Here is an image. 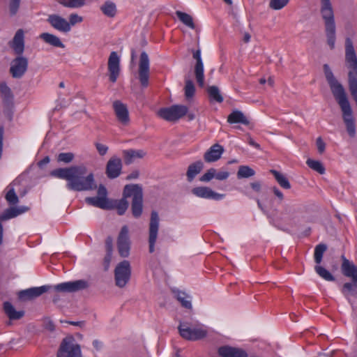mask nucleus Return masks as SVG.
Instances as JSON below:
<instances>
[{
    "label": "nucleus",
    "mask_w": 357,
    "mask_h": 357,
    "mask_svg": "<svg viewBox=\"0 0 357 357\" xmlns=\"http://www.w3.org/2000/svg\"><path fill=\"white\" fill-rule=\"evenodd\" d=\"M52 288L50 285H43L38 287H32L22 290L19 293L20 299H31L42 295Z\"/></svg>",
    "instance_id": "nucleus-21"
},
{
    "label": "nucleus",
    "mask_w": 357,
    "mask_h": 357,
    "mask_svg": "<svg viewBox=\"0 0 357 357\" xmlns=\"http://www.w3.org/2000/svg\"><path fill=\"white\" fill-rule=\"evenodd\" d=\"M274 194L280 199H283V194L281 191H280L278 188H275L273 189Z\"/></svg>",
    "instance_id": "nucleus-63"
},
{
    "label": "nucleus",
    "mask_w": 357,
    "mask_h": 357,
    "mask_svg": "<svg viewBox=\"0 0 357 357\" xmlns=\"http://www.w3.org/2000/svg\"><path fill=\"white\" fill-rule=\"evenodd\" d=\"M10 47L15 54L22 55L24 51V31L23 29H18L11 41L9 43Z\"/></svg>",
    "instance_id": "nucleus-18"
},
{
    "label": "nucleus",
    "mask_w": 357,
    "mask_h": 357,
    "mask_svg": "<svg viewBox=\"0 0 357 357\" xmlns=\"http://www.w3.org/2000/svg\"><path fill=\"white\" fill-rule=\"evenodd\" d=\"M296 208L294 207L289 206L285 208L284 215H287L289 218H291V213L295 212Z\"/></svg>",
    "instance_id": "nucleus-58"
},
{
    "label": "nucleus",
    "mask_w": 357,
    "mask_h": 357,
    "mask_svg": "<svg viewBox=\"0 0 357 357\" xmlns=\"http://www.w3.org/2000/svg\"><path fill=\"white\" fill-rule=\"evenodd\" d=\"M324 71L331 91L342 109L343 119L346 124L347 132L350 136H354L356 132V127L351 107L345 91L342 84L335 79L328 64L324 65Z\"/></svg>",
    "instance_id": "nucleus-2"
},
{
    "label": "nucleus",
    "mask_w": 357,
    "mask_h": 357,
    "mask_svg": "<svg viewBox=\"0 0 357 357\" xmlns=\"http://www.w3.org/2000/svg\"><path fill=\"white\" fill-rule=\"evenodd\" d=\"M84 287V282L82 280L66 282L54 286L57 291L73 292Z\"/></svg>",
    "instance_id": "nucleus-23"
},
{
    "label": "nucleus",
    "mask_w": 357,
    "mask_h": 357,
    "mask_svg": "<svg viewBox=\"0 0 357 357\" xmlns=\"http://www.w3.org/2000/svg\"><path fill=\"white\" fill-rule=\"evenodd\" d=\"M203 167L204 164L202 161H197L190 165L186 172L188 181L191 182L201 172Z\"/></svg>",
    "instance_id": "nucleus-31"
},
{
    "label": "nucleus",
    "mask_w": 357,
    "mask_h": 357,
    "mask_svg": "<svg viewBox=\"0 0 357 357\" xmlns=\"http://www.w3.org/2000/svg\"><path fill=\"white\" fill-rule=\"evenodd\" d=\"M342 259L341 270L343 275L351 278L353 282H357V266L344 256H342Z\"/></svg>",
    "instance_id": "nucleus-22"
},
{
    "label": "nucleus",
    "mask_w": 357,
    "mask_h": 357,
    "mask_svg": "<svg viewBox=\"0 0 357 357\" xmlns=\"http://www.w3.org/2000/svg\"><path fill=\"white\" fill-rule=\"evenodd\" d=\"M123 153L126 164L132 163L137 159L142 158L146 155V153L142 149L125 150Z\"/></svg>",
    "instance_id": "nucleus-27"
},
{
    "label": "nucleus",
    "mask_w": 357,
    "mask_h": 357,
    "mask_svg": "<svg viewBox=\"0 0 357 357\" xmlns=\"http://www.w3.org/2000/svg\"><path fill=\"white\" fill-rule=\"evenodd\" d=\"M95 146L96 147L98 152L99 153V154L100 155H105L107 153V152L108 151L107 146L100 144V143H98V142H96L95 144Z\"/></svg>",
    "instance_id": "nucleus-53"
},
{
    "label": "nucleus",
    "mask_w": 357,
    "mask_h": 357,
    "mask_svg": "<svg viewBox=\"0 0 357 357\" xmlns=\"http://www.w3.org/2000/svg\"><path fill=\"white\" fill-rule=\"evenodd\" d=\"M176 15L181 22L188 27L194 29L195 28L193 19L191 15L182 11H176Z\"/></svg>",
    "instance_id": "nucleus-37"
},
{
    "label": "nucleus",
    "mask_w": 357,
    "mask_h": 357,
    "mask_svg": "<svg viewBox=\"0 0 357 357\" xmlns=\"http://www.w3.org/2000/svg\"><path fill=\"white\" fill-rule=\"evenodd\" d=\"M126 198L123 196L121 199L109 200L108 209H116L119 215H123L129 206Z\"/></svg>",
    "instance_id": "nucleus-25"
},
{
    "label": "nucleus",
    "mask_w": 357,
    "mask_h": 357,
    "mask_svg": "<svg viewBox=\"0 0 357 357\" xmlns=\"http://www.w3.org/2000/svg\"><path fill=\"white\" fill-rule=\"evenodd\" d=\"M107 189L103 185H100L98 189V196L100 197H107Z\"/></svg>",
    "instance_id": "nucleus-56"
},
{
    "label": "nucleus",
    "mask_w": 357,
    "mask_h": 357,
    "mask_svg": "<svg viewBox=\"0 0 357 357\" xmlns=\"http://www.w3.org/2000/svg\"><path fill=\"white\" fill-rule=\"evenodd\" d=\"M215 179L218 181H225L227 179L229 176V172L225 170H219L218 171L215 169Z\"/></svg>",
    "instance_id": "nucleus-52"
},
{
    "label": "nucleus",
    "mask_w": 357,
    "mask_h": 357,
    "mask_svg": "<svg viewBox=\"0 0 357 357\" xmlns=\"http://www.w3.org/2000/svg\"><path fill=\"white\" fill-rule=\"evenodd\" d=\"M121 169V160L114 156L109 160L107 164L106 174L109 178H115L120 175Z\"/></svg>",
    "instance_id": "nucleus-19"
},
{
    "label": "nucleus",
    "mask_w": 357,
    "mask_h": 357,
    "mask_svg": "<svg viewBox=\"0 0 357 357\" xmlns=\"http://www.w3.org/2000/svg\"><path fill=\"white\" fill-rule=\"evenodd\" d=\"M316 144H317L318 151L320 153H324V151H325L326 144L324 142V141L322 140L321 137H318L317 139Z\"/></svg>",
    "instance_id": "nucleus-55"
},
{
    "label": "nucleus",
    "mask_w": 357,
    "mask_h": 357,
    "mask_svg": "<svg viewBox=\"0 0 357 357\" xmlns=\"http://www.w3.org/2000/svg\"><path fill=\"white\" fill-rule=\"evenodd\" d=\"M251 187L256 192H259L261 190V184L257 181L252 183Z\"/></svg>",
    "instance_id": "nucleus-59"
},
{
    "label": "nucleus",
    "mask_w": 357,
    "mask_h": 357,
    "mask_svg": "<svg viewBox=\"0 0 357 357\" xmlns=\"http://www.w3.org/2000/svg\"><path fill=\"white\" fill-rule=\"evenodd\" d=\"M215 169L210 168L199 178V181L202 182H209L213 178H215Z\"/></svg>",
    "instance_id": "nucleus-49"
},
{
    "label": "nucleus",
    "mask_w": 357,
    "mask_h": 357,
    "mask_svg": "<svg viewBox=\"0 0 357 357\" xmlns=\"http://www.w3.org/2000/svg\"><path fill=\"white\" fill-rule=\"evenodd\" d=\"M3 310L10 319H20L24 314L22 310L17 311L10 302L3 303Z\"/></svg>",
    "instance_id": "nucleus-33"
},
{
    "label": "nucleus",
    "mask_w": 357,
    "mask_h": 357,
    "mask_svg": "<svg viewBox=\"0 0 357 357\" xmlns=\"http://www.w3.org/2000/svg\"><path fill=\"white\" fill-rule=\"evenodd\" d=\"M50 175L66 180V188L70 190L86 191L96 187L93 173H87V168L84 165L58 168L52 171Z\"/></svg>",
    "instance_id": "nucleus-1"
},
{
    "label": "nucleus",
    "mask_w": 357,
    "mask_h": 357,
    "mask_svg": "<svg viewBox=\"0 0 357 357\" xmlns=\"http://www.w3.org/2000/svg\"><path fill=\"white\" fill-rule=\"evenodd\" d=\"M109 79L114 83L120 74V57L116 52H112L108 59Z\"/></svg>",
    "instance_id": "nucleus-14"
},
{
    "label": "nucleus",
    "mask_w": 357,
    "mask_h": 357,
    "mask_svg": "<svg viewBox=\"0 0 357 357\" xmlns=\"http://www.w3.org/2000/svg\"><path fill=\"white\" fill-rule=\"evenodd\" d=\"M192 193L197 197L220 201L225 198L224 194L215 192L211 188L206 186H197L192 189Z\"/></svg>",
    "instance_id": "nucleus-12"
},
{
    "label": "nucleus",
    "mask_w": 357,
    "mask_h": 357,
    "mask_svg": "<svg viewBox=\"0 0 357 357\" xmlns=\"http://www.w3.org/2000/svg\"><path fill=\"white\" fill-rule=\"evenodd\" d=\"M188 111V107L183 105H174L163 107L158 111V115L167 121H176L184 116Z\"/></svg>",
    "instance_id": "nucleus-6"
},
{
    "label": "nucleus",
    "mask_w": 357,
    "mask_h": 357,
    "mask_svg": "<svg viewBox=\"0 0 357 357\" xmlns=\"http://www.w3.org/2000/svg\"><path fill=\"white\" fill-rule=\"evenodd\" d=\"M57 357H82L80 346L70 337L63 340Z\"/></svg>",
    "instance_id": "nucleus-8"
},
{
    "label": "nucleus",
    "mask_w": 357,
    "mask_h": 357,
    "mask_svg": "<svg viewBox=\"0 0 357 357\" xmlns=\"http://www.w3.org/2000/svg\"><path fill=\"white\" fill-rule=\"evenodd\" d=\"M17 185H19V181H14L7 187L8 191L6 195V199L10 204H15L18 202V197L14 188Z\"/></svg>",
    "instance_id": "nucleus-36"
},
{
    "label": "nucleus",
    "mask_w": 357,
    "mask_h": 357,
    "mask_svg": "<svg viewBox=\"0 0 357 357\" xmlns=\"http://www.w3.org/2000/svg\"><path fill=\"white\" fill-rule=\"evenodd\" d=\"M184 92L185 98L188 100L192 98L194 96L195 93V87L191 80H187L185 82Z\"/></svg>",
    "instance_id": "nucleus-47"
},
{
    "label": "nucleus",
    "mask_w": 357,
    "mask_h": 357,
    "mask_svg": "<svg viewBox=\"0 0 357 357\" xmlns=\"http://www.w3.org/2000/svg\"><path fill=\"white\" fill-rule=\"evenodd\" d=\"M0 93L5 104L9 105L13 102V94L10 88L5 82L0 84Z\"/></svg>",
    "instance_id": "nucleus-35"
},
{
    "label": "nucleus",
    "mask_w": 357,
    "mask_h": 357,
    "mask_svg": "<svg viewBox=\"0 0 357 357\" xmlns=\"http://www.w3.org/2000/svg\"><path fill=\"white\" fill-rule=\"evenodd\" d=\"M227 121L229 123H242L248 125L249 121L243 113L239 110H234L227 118Z\"/></svg>",
    "instance_id": "nucleus-32"
},
{
    "label": "nucleus",
    "mask_w": 357,
    "mask_h": 357,
    "mask_svg": "<svg viewBox=\"0 0 357 357\" xmlns=\"http://www.w3.org/2000/svg\"><path fill=\"white\" fill-rule=\"evenodd\" d=\"M50 160L48 156L45 157L42 160L38 162V166L43 167L50 162Z\"/></svg>",
    "instance_id": "nucleus-60"
},
{
    "label": "nucleus",
    "mask_w": 357,
    "mask_h": 357,
    "mask_svg": "<svg viewBox=\"0 0 357 357\" xmlns=\"http://www.w3.org/2000/svg\"><path fill=\"white\" fill-rule=\"evenodd\" d=\"M47 21L54 29L59 32L65 33L70 32L68 21L59 15H50Z\"/></svg>",
    "instance_id": "nucleus-16"
},
{
    "label": "nucleus",
    "mask_w": 357,
    "mask_h": 357,
    "mask_svg": "<svg viewBox=\"0 0 357 357\" xmlns=\"http://www.w3.org/2000/svg\"><path fill=\"white\" fill-rule=\"evenodd\" d=\"M326 248V245L324 244H319L315 247L314 257V261L317 264L321 262L323 255Z\"/></svg>",
    "instance_id": "nucleus-44"
},
{
    "label": "nucleus",
    "mask_w": 357,
    "mask_h": 357,
    "mask_svg": "<svg viewBox=\"0 0 357 357\" xmlns=\"http://www.w3.org/2000/svg\"><path fill=\"white\" fill-rule=\"evenodd\" d=\"M255 174L254 169L248 166L243 165L240 166L237 172V177L238 178H249Z\"/></svg>",
    "instance_id": "nucleus-42"
},
{
    "label": "nucleus",
    "mask_w": 357,
    "mask_h": 357,
    "mask_svg": "<svg viewBox=\"0 0 357 357\" xmlns=\"http://www.w3.org/2000/svg\"><path fill=\"white\" fill-rule=\"evenodd\" d=\"M193 58L196 59L195 66V78L199 86L203 87L204 86V70L200 50H197L193 52Z\"/></svg>",
    "instance_id": "nucleus-17"
},
{
    "label": "nucleus",
    "mask_w": 357,
    "mask_h": 357,
    "mask_svg": "<svg viewBox=\"0 0 357 357\" xmlns=\"http://www.w3.org/2000/svg\"><path fill=\"white\" fill-rule=\"evenodd\" d=\"M59 3L66 8H77L86 4V0H57Z\"/></svg>",
    "instance_id": "nucleus-39"
},
{
    "label": "nucleus",
    "mask_w": 357,
    "mask_h": 357,
    "mask_svg": "<svg viewBox=\"0 0 357 357\" xmlns=\"http://www.w3.org/2000/svg\"><path fill=\"white\" fill-rule=\"evenodd\" d=\"M250 40V36L248 33H245L244 35V41L245 43L249 42Z\"/></svg>",
    "instance_id": "nucleus-64"
},
{
    "label": "nucleus",
    "mask_w": 357,
    "mask_h": 357,
    "mask_svg": "<svg viewBox=\"0 0 357 357\" xmlns=\"http://www.w3.org/2000/svg\"><path fill=\"white\" fill-rule=\"evenodd\" d=\"M125 197H132L131 209L135 218H139L143 210V192L141 186L137 184L126 185L123 190Z\"/></svg>",
    "instance_id": "nucleus-5"
},
{
    "label": "nucleus",
    "mask_w": 357,
    "mask_h": 357,
    "mask_svg": "<svg viewBox=\"0 0 357 357\" xmlns=\"http://www.w3.org/2000/svg\"><path fill=\"white\" fill-rule=\"evenodd\" d=\"M102 342L97 340L93 341V346L94 348H96V350H100L102 347Z\"/></svg>",
    "instance_id": "nucleus-61"
},
{
    "label": "nucleus",
    "mask_w": 357,
    "mask_h": 357,
    "mask_svg": "<svg viewBox=\"0 0 357 357\" xmlns=\"http://www.w3.org/2000/svg\"><path fill=\"white\" fill-rule=\"evenodd\" d=\"M180 335L185 340L197 341L206 337L210 328L198 321H183L178 326Z\"/></svg>",
    "instance_id": "nucleus-4"
},
{
    "label": "nucleus",
    "mask_w": 357,
    "mask_h": 357,
    "mask_svg": "<svg viewBox=\"0 0 357 357\" xmlns=\"http://www.w3.org/2000/svg\"><path fill=\"white\" fill-rule=\"evenodd\" d=\"M83 22V17L82 16H79L77 13H71L69 15V26H70V31L71 30V27L76 24L81 23Z\"/></svg>",
    "instance_id": "nucleus-51"
},
{
    "label": "nucleus",
    "mask_w": 357,
    "mask_h": 357,
    "mask_svg": "<svg viewBox=\"0 0 357 357\" xmlns=\"http://www.w3.org/2000/svg\"><path fill=\"white\" fill-rule=\"evenodd\" d=\"M150 59L149 55L142 52L140 54L138 64V79L141 86L146 88L149 84Z\"/></svg>",
    "instance_id": "nucleus-10"
},
{
    "label": "nucleus",
    "mask_w": 357,
    "mask_h": 357,
    "mask_svg": "<svg viewBox=\"0 0 357 357\" xmlns=\"http://www.w3.org/2000/svg\"><path fill=\"white\" fill-rule=\"evenodd\" d=\"M131 277V266L128 260L119 262L114 269L115 284L120 288L124 287Z\"/></svg>",
    "instance_id": "nucleus-7"
},
{
    "label": "nucleus",
    "mask_w": 357,
    "mask_h": 357,
    "mask_svg": "<svg viewBox=\"0 0 357 357\" xmlns=\"http://www.w3.org/2000/svg\"><path fill=\"white\" fill-rule=\"evenodd\" d=\"M320 14L324 24L327 43L333 50L336 40V25L331 0H320Z\"/></svg>",
    "instance_id": "nucleus-3"
},
{
    "label": "nucleus",
    "mask_w": 357,
    "mask_h": 357,
    "mask_svg": "<svg viewBox=\"0 0 357 357\" xmlns=\"http://www.w3.org/2000/svg\"><path fill=\"white\" fill-rule=\"evenodd\" d=\"M224 153V148L215 144L213 145L204 154V158L207 162H213L218 160L222 153Z\"/></svg>",
    "instance_id": "nucleus-24"
},
{
    "label": "nucleus",
    "mask_w": 357,
    "mask_h": 357,
    "mask_svg": "<svg viewBox=\"0 0 357 357\" xmlns=\"http://www.w3.org/2000/svg\"><path fill=\"white\" fill-rule=\"evenodd\" d=\"M117 250L123 258L129 257L131 249V240L128 226L124 225L121 229L116 240Z\"/></svg>",
    "instance_id": "nucleus-9"
},
{
    "label": "nucleus",
    "mask_w": 357,
    "mask_h": 357,
    "mask_svg": "<svg viewBox=\"0 0 357 357\" xmlns=\"http://www.w3.org/2000/svg\"><path fill=\"white\" fill-rule=\"evenodd\" d=\"M316 273L323 279L327 281H334V276L325 268L321 266H316L314 267Z\"/></svg>",
    "instance_id": "nucleus-43"
},
{
    "label": "nucleus",
    "mask_w": 357,
    "mask_h": 357,
    "mask_svg": "<svg viewBox=\"0 0 357 357\" xmlns=\"http://www.w3.org/2000/svg\"><path fill=\"white\" fill-rule=\"evenodd\" d=\"M271 172L282 188L284 189H289L291 188V185L288 179L284 174L274 169L271 170Z\"/></svg>",
    "instance_id": "nucleus-38"
},
{
    "label": "nucleus",
    "mask_w": 357,
    "mask_h": 357,
    "mask_svg": "<svg viewBox=\"0 0 357 357\" xmlns=\"http://www.w3.org/2000/svg\"><path fill=\"white\" fill-rule=\"evenodd\" d=\"M113 109L117 121L122 126H128L130 123V114L128 107L120 100H115L112 104Z\"/></svg>",
    "instance_id": "nucleus-13"
},
{
    "label": "nucleus",
    "mask_w": 357,
    "mask_h": 357,
    "mask_svg": "<svg viewBox=\"0 0 357 357\" xmlns=\"http://www.w3.org/2000/svg\"><path fill=\"white\" fill-rule=\"evenodd\" d=\"M100 10L104 15L109 18L114 17L117 13L116 3L110 0L105 1L100 7Z\"/></svg>",
    "instance_id": "nucleus-29"
},
{
    "label": "nucleus",
    "mask_w": 357,
    "mask_h": 357,
    "mask_svg": "<svg viewBox=\"0 0 357 357\" xmlns=\"http://www.w3.org/2000/svg\"><path fill=\"white\" fill-rule=\"evenodd\" d=\"M173 292L174 296L183 307L186 309L192 308V297L189 294L178 289H174Z\"/></svg>",
    "instance_id": "nucleus-28"
},
{
    "label": "nucleus",
    "mask_w": 357,
    "mask_h": 357,
    "mask_svg": "<svg viewBox=\"0 0 357 357\" xmlns=\"http://www.w3.org/2000/svg\"><path fill=\"white\" fill-rule=\"evenodd\" d=\"M27 67V59L24 56H18L12 61L10 72L14 78H20L26 71Z\"/></svg>",
    "instance_id": "nucleus-15"
},
{
    "label": "nucleus",
    "mask_w": 357,
    "mask_h": 357,
    "mask_svg": "<svg viewBox=\"0 0 357 357\" xmlns=\"http://www.w3.org/2000/svg\"><path fill=\"white\" fill-rule=\"evenodd\" d=\"M107 249H108V253L105 259V263L107 264L106 268H108V266H109V264L110 262L111 257H112V246L111 240H109V241H107Z\"/></svg>",
    "instance_id": "nucleus-54"
},
{
    "label": "nucleus",
    "mask_w": 357,
    "mask_h": 357,
    "mask_svg": "<svg viewBox=\"0 0 357 357\" xmlns=\"http://www.w3.org/2000/svg\"><path fill=\"white\" fill-rule=\"evenodd\" d=\"M160 218L157 212L152 211L149 227V252L155 251V245L158 238Z\"/></svg>",
    "instance_id": "nucleus-11"
},
{
    "label": "nucleus",
    "mask_w": 357,
    "mask_h": 357,
    "mask_svg": "<svg viewBox=\"0 0 357 357\" xmlns=\"http://www.w3.org/2000/svg\"><path fill=\"white\" fill-rule=\"evenodd\" d=\"M86 202L91 206L98 207L102 209L109 208V200L107 197H100L98 196L87 197L85 199Z\"/></svg>",
    "instance_id": "nucleus-30"
},
{
    "label": "nucleus",
    "mask_w": 357,
    "mask_h": 357,
    "mask_svg": "<svg viewBox=\"0 0 357 357\" xmlns=\"http://www.w3.org/2000/svg\"><path fill=\"white\" fill-rule=\"evenodd\" d=\"M68 323L73 326H79L80 328L84 327L85 325L84 321H68Z\"/></svg>",
    "instance_id": "nucleus-62"
},
{
    "label": "nucleus",
    "mask_w": 357,
    "mask_h": 357,
    "mask_svg": "<svg viewBox=\"0 0 357 357\" xmlns=\"http://www.w3.org/2000/svg\"><path fill=\"white\" fill-rule=\"evenodd\" d=\"M218 354L221 357H248V354L243 349L229 345L219 347Z\"/></svg>",
    "instance_id": "nucleus-20"
},
{
    "label": "nucleus",
    "mask_w": 357,
    "mask_h": 357,
    "mask_svg": "<svg viewBox=\"0 0 357 357\" xmlns=\"http://www.w3.org/2000/svg\"><path fill=\"white\" fill-rule=\"evenodd\" d=\"M208 96L212 100H215L218 102H222L223 101V97L222 96L219 89L215 86H209L207 89Z\"/></svg>",
    "instance_id": "nucleus-41"
},
{
    "label": "nucleus",
    "mask_w": 357,
    "mask_h": 357,
    "mask_svg": "<svg viewBox=\"0 0 357 357\" xmlns=\"http://www.w3.org/2000/svg\"><path fill=\"white\" fill-rule=\"evenodd\" d=\"M28 208L26 206H20V207H10L6 210L4 213L1 215V219L3 220H8L10 218H13L22 213L28 211Z\"/></svg>",
    "instance_id": "nucleus-34"
},
{
    "label": "nucleus",
    "mask_w": 357,
    "mask_h": 357,
    "mask_svg": "<svg viewBox=\"0 0 357 357\" xmlns=\"http://www.w3.org/2000/svg\"><path fill=\"white\" fill-rule=\"evenodd\" d=\"M21 0H10L8 4V10L10 16H15L20 7Z\"/></svg>",
    "instance_id": "nucleus-48"
},
{
    "label": "nucleus",
    "mask_w": 357,
    "mask_h": 357,
    "mask_svg": "<svg viewBox=\"0 0 357 357\" xmlns=\"http://www.w3.org/2000/svg\"><path fill=\"white\" fill-rule=\"evenodd\" d=\"M74 158V155L72 153H61L57 156V160L59 162L69 163Z\"/></svg>",
    "instance_id": "nucleus-50"
},
{
    "label": "nucleus",
    "mask_w": 357,
    "mask_h": 357,
    "mask_svg": "<svg viewBox=\"0 0 357 357\" xmlns=\"http://www.w3.org/2000/svg\"><path fill=\"white\" fill-rule=\"evenodd\" d=\"M44 324H45V328L47 329H48L50 331L54 330V324H53L52 321L49 318L45 319Z\"/></svg>",
    "instance_id": "nucleus-57"
},
{
    "label": "nucleus",
    "mask_w": 357,
    "mask_h": 357,
    "mask_svg": "<svg viewBox=\"0 0 357 357\" xmlns=\"http://www.w3.org/2000/svg\"><path fill=\"white\" fill-rule=\"evenodd\" d=\"M307 165L313 170L323 174L325 172V168L322 163L318 160L308 159L306 162Z\"/></svg>",
    "instance_id": "nucleus-45"
},
{
    "label": "nucleus",
    "mask_w": 357,
    "mask_h": 357,
    "mask_svg": "<svg viewBox=\"0 0 357 357\" xmlns=\"http://www.w3.org/2000/svg\"><path fill=\"white\" fill-rule=\"evenodd\" d=\"M289 2V0H269L268 6L274 10H279L284 8Z\"/></svg>",
    "instance_id": "nucleus-46"
},
{
    "label": "nucleus",
    "mask_w": 357,
    "mask_h": 357,
    "mask_svg": "<svg viewBox=\"0 0 357 357\" xmlns=\"http://www.w3.org/2000/svg\"><path fill=\"white\" fill-rule=\"evenodd\" d=\"M357 282H347L344 284L342 288V293L344 295L349 298L350 296L356 294Z\"/></svg>",
    "instance_id": "nucleus-40"
},
{
    "label": "nucleus",
    "mask_w": 357,
    "mask_h": 357,
    "mask_svg": "<svg viewBox=\"0 0 357 357\" xmlns=\"http://www.w3.org/2000/svg\"><path fill=\"white\" fill-rule=\"evenodd\" d=\"M39 38L43 40L45 43L54 47L64 48L65 45L61 39L56 35L50 33H43L39 36Z\"/></svg>",
    "instance_id": "nucleus-26"
}]
</instances>
